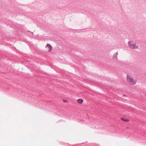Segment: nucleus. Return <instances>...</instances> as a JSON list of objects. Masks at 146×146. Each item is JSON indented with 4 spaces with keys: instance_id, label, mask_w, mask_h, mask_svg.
<instances>
[{
    "instance_id": "1",
    "label": "nucleus",
    "mask_w": 146,
    "mask_h": 146,
    "mask_svg": "<svg viewBox=\"0 0 146 146\" xmlns=\"http://www.w3.org/2000/svg\"><path fill=\"white\" fill-rule=\"evenodd\" d=\"M126 80L127 82L130 85H134L137 83L136 81L129 74L127 75Z\"/></svg>"
},
{
    "instance_id": "2",
    "label": "nucleus",
    "mask_w": 146,
    "mask_h": 146,
    "mask_svg": "<svg viewBox=\"0 0 146 146\" xmlns=\"http://www.w3.org/2000/svg\"><path fill=\"white\" fill-rule=\"evenodd\" d=\"M128 45L129 47L133 49H137L138 48V46L136 43L133 42H129Z\"/></svg>"
},
{
    "instance_id": "3",
    "label": "nucleus",
    "mask_w": 146,
    "mask_h": 146,
    "mask_svg": "<svg viewBox=\"0 0 146 146\" xmlns=\"http://www.w3.org/2000/svg\"><path fill=\"white\" fill-rule=\"evenodd\" d=\"M45 47L47 49L48 52H50L52 51V46L50 44H47Z\"/></svg>"
},
{
    "instance_id": "4",
    "label": "nucleus",
    "mask_w": 146,
    "mask_h": 146,
    "mask_svg": "<svg viewBox=\"0 0 146 146\" xmlns=\"http://www.w3.org/2000/svg\"><path fill=\"white\" fill-rule=\"evenodd\" d=\"M77 102L78 104H81L83 103V101L82 99H79L78 100Z\"/></svg>"
},
{
    "instance_id": "5",
    "label": "nucleus",
    "mask_w": 146,
    "mask_h": 146,
    "mask_svg": "<svg viewBox=\"0 0 146 146\" xmlns=\"http://www.w3.org/2000/svg\"><path fill=\"white\" fill-rule=\"evenodd\" d=\"M121 119L122 121H124L126 122H128L129 121V120L128 119L124 118H121Z\"/></svg>"
},
{
    "instance_id": "6",
    "label": "nucleus",
    "mask_w": 146,
    "mask_h": 146,
    "mask_svg": "<svg viewBox=\"0 0 146 146\" xmlns=\"http://www.w3.org/2000/svg\"><path fill=\"white\" fill-rule=\"evenodd\" d=\"M62 101L64 103H68L69 102L68 101L64 99L62 100Z\"/></svg>"
}]
</instances>
